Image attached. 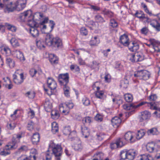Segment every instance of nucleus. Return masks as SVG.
Listing matches in <instances>:
<instances>
[{"label": "nucleus", "mask_w": 160, "mask_h": 160, "mask_svg": "<svg viewBox=\"0 0 160 160\" xmlns=\"http://www.w3.org/2000/svg\"><path fill=\"white\" fill-rule=\"evenodd\" d=\"M43 17V14L40 12H36L34 15H30L29 18L32 19L33 20L35 21H38L39 19Z\"/></svg>", "instance_id": "obj_29"}, {"label": "nucleus", "mask_w": 160, "mask_h": 160, "mask_svg": "<svg viewBox=\"0 0 160 160\" xmlns=\"http://www.w3.org/2000/svg\"><path fill=\"white\" fill-rule=\"evenodd\" d=\"M134 15L136 17L138 18L140 20H142L146 19V22L148 19L147 18H149L147 17V15L145 14L142 11H137L135 13Z\"/></svg>", "instance_id": "obj_23"}, {"label": "nucleus", "mask_w": 160, "mask_h": 160, "mask_svg": "<svg viewBox=\"0 0 160 160\" xmlns=\"http://www.w3.org/2000/svg\"><path fill=\"white\" fill-rule=\"evenodd\" d=\"M77 136V133L76 131H73L71 132L70 134L68 136V139L71 141L75 139Z\"/></svg>", "instance_id": "obj_41"}, {"label": "nucleus", "mask_w": 160, "mask_h": 160, "mask_svg": "<svg viewBox=\"0 0 160 160\" xmlns=\"http://www.w3.org/2000/svg\"><path fill=\"white\" fill-rule=\"evenodd\" d=\"M145 134V133L143 130H138L136 134L135 138L138 140H140L144 136Z\"/></svg>", "instance_id": "obj_37"}, {"label": "nucleus", "mask_w": 160, "mask_h": 160, "mask_svg": "<svg viewBox=\"0 0 160 160\" xmlns=\"http://www.w3.org/2000/svg\"><path fill=\"white\" fill-rule=\"evenodd\" d=\"M127 159L129 160H132L137 155V153L136 150L132 149L127 150Z\"/></svg>", "instance_id": "obj_20"}, {"label": "nucleus", "mask_w": 160, "mask_h": 160, "mask_svg": "<svg viewBox=\"0 0 160 160\" xmlns=\"http://www.w3.org/2000/svg\"><path fill=\"white\" fill-rule=\"evenodd\" d=\"M14 55L17 58L19 59L21 61H24L25 59L23 53L17 50L14 51Z\"/></svg>", "instance_id": "obj_33"}, {"label": "nucleus", "mask_w": 160, "mask_h": 160, "mask_svg": "<svg viewBox=\"0 0 160 160\" xmlns=\"http://www.w3.org/2000/svg\"><path fill=\"white\" fill-rule=\"evenodd\" d=\"M128 49L132 52H136L139 48V44L134 41H131L128 46Z\"/></svg>", "instance_id": "obj_14"}, {"label": "nucleus", "mask_w": 160, "mask_h": 160, "mask_svg": "<svg viewBox=\"0 0 160 160\" xmlns=\"http://www.w3.org/2000/svg\"><path fill=\"white\" fill-rule=\"evenodd\" d=\"M35 123L32 121H30L28 122L27 125L28 129L30 131L33 130L34 128Z\"/></svg>", "instance_id": "obj_51"}, {"label": "nucleus", "mask_w": 160, "mask_h": 160, "mask_svg": "<svg viewBox=\"0 0 160 160\" xmlns=\"http://www.w3.org/2000/svg\"><path fill=\"white\" fill-rule=\"evenodd\" d=\"M131 58H130V60L132 62H138V55L137 53L134 54H131Z\"/></svg>", "instance_id": "obj_58"}, {"label": "nucleus", "mask_w": 160, "mask_h": 160, "mask_svg": "<svg viewBox=\"0 0 160 160\" xmlns=\"http://www.w3.org/2000/svg\"><path fill=\"white\" fill-rule=\"evenodd\" d=\"M49 148L45 152L46 160H52L53 153L51 152Z\"/></svg>", "instance_id": "obj_43"}, {"label": "nucleus", "mask_w": 160, "mask_h": 160, "mask_svg": "<svg viewBox=\"0 0 160 160\" xmlns=\"http://www.w3.org/2000/svg\"><path fill=\"white\" fill-rule=\"evenodd\" d=\"M30 32L32 36L34 37H36L38 36L39 31L35 27H31L30 29Z\"/></svg>", "instance_id": "obj_34"}, {"label": "nucleus", "mask_w": 160, "mask_h": 160, "mask_svg": "<svg viewBox=\"0 0 160 160\" xmlns=\"http://www.w3.org/2000/svg\"><path fill=\"white\" fill-rule=\"evenodd\" d=\"M120 42L124 46H127L130 41L128 36L124 34L120 36Z\"/></svg>", "instance_id": "obj_16"}, {"label": "nucleus", "mask_w": 160, "mask_h": 160, "mask_svg": "<svg viewBox=\"0 0 160 160\" xmlns=\"http://www.w3.org/2000/svg\"><path fill=\"white\" fill-rule=\"evenodd\" d=\"M70 69L72 71L75 70L76 72L79 71L80 68L79 66L76 65H72L70 66Z\"/></svg>", "instance_id": "obj_62"}, {"label": "nucleus", "mask_w": 160, "mask_h": 160, "mask_svg": "<svg viewBox=\"0 0 160 160\" xmlns=\"http://www.w3.org/2000/svg\"><path fill=\"white\" fill-rule=\"evenodd\" d=\"M10 42L14 47L16 48L20 46V43L18 40L15 38H12L10 40Z\"/></svg>", "instance_id": "obj_38"}, {"label": "nucleus", "mask_w": 160, "mask_h": 160, "mask_svg": "<svg viewBox=\"0 0 160 160\" xmlns=\"http://www.w3.org/2000/svg\"><path fill=\"white\" fill-rule=\"evenodd\" d=\"M147 22L148 23H150V25L157 32L160 31V24L155 19H151L149 18H147Z\"/></svg>", "instance_id": "obj_12"}, {"label": "nucleus", "mask_w": 160, "mask_h": 160, "mask_svg": "<svg viewBox=\"0 0 160 160\" xmlns=\"http://www.w3.org/2000/svg\"><path fill=\"white\" fill-rule=\"evenodd\" d=\"M125 145V143L122 141V138H119L117 139L114 142L110 143V146L112 149L121 148Z\"/></svg>", "instance_id": "obj_8"}, {"label": "nucleus", "mask_w": 160, "mask_h": 160, "mask_svg": "<svg viewBox=\"0 0 160 160\" xmlns=\"http://www.w3.org/2000/svg\"><path fill=\"white\" fill-rule=\"evenodd\" d=\"M19 111H20L19 109H16V110L13 112V114H11V117L13 119H17L19 117V115H17L18 112Z\"/></svg>", "instance_id": "obj_59"}, {"label": "nucleus", "mask_w": 160, "mask_h": 160, "mask_svg": "<svg viewBox=\"0 0 160 160\" xmlns=\"http://www.w3.org/2000/svg\"><path fill=\"white\" fill-rule=\"evenodd\" d=\"M135 135V134L134 132L128 131L125 134L124 139L126 141L133 143L136 141V138L134 137Z\"/></svg>", "instance_id": "obj_10"}, {"label": "nucleus", "mask_w": 160, "mask_h": 160, "mask_svg": "<svg viewBox=\"0 0 160 160\" xmlns=\"http://www.w3.org/2000/svg\"><path fill=\"white\" fill-rule=\"evenodd\" d=\"M71 132V129L70 126H68L65 127L63 130V132L66 136L70 134Z\"/></svg>", "instance_id": "obj_49"}, {"label": "nucleus", "mask_w": 160, "mask_h": 160, "mask_svg": "<svg viewBox=\"0 0 160 160\" xmlns=\"http://www.w3.org/2000/svg\"><path fill=\"white\" fill-rule=\"evenodd\" d=\"M150 113L147 111H145L141 113V115L139 116V118L142 120H146L149 119L150 117Z\"/></svg>", "instance_id": "obj_28"}, {"label": "nucleus", "mask_w": 160, "mask_h": 160, "mask_svg": "<svg viewBox=\"0 0 160 160\" xmlns=\"http://www.w3.org/2000/svg\"><path fill=\"white\" fill-rule=\"evenodd\" d=\"M6 63L10 68H13L15 65L14 61L12 58L10 57L6 58Z\"/></svg>", "instance_id": "obj_31"}, {"label": "nucleus", "mask_w": 160, "mask_h": 160, "mask_svg": "<svg viewBox=\"0 0 160 160\" xmlns=\"http://www.w3.org/2000/svg\"><path fill=\"white\" fill-rule=\"evenodd\" d=\"M82 102L84 105L85 106H88L90 104V101L89 99L87 98H83Z\"/></svg>", "instance_id": "obj_63"}, {"label": "nucleus", "mask_w": 160, "mask_h": 160, "mask_svg": "<svg viewBox=\"0 0 160 160\" xmlns=\"http://www.w3.org/2000/svg\"><path fill=\"white\" fill-rule=\"evenodd\" d=\"M100 41L98 36L92 37L89 42L91 46H97L100 43Z\"/></svg>", "instance_id": "obj_30"}, {"label": "nucleus", "mask_w": 160, "mask_h": 160, "mask_svg": "<svg viewBox=\"0 0 160 160\" xmlns=\"http://www.w3.org/2000/svg\"><path fill=\"white\" fill-rule=\"evenodd\" d=\"M102 12L105 15H106L108 17L111 18L113 16V13L108 10H103Z\"/></svg>", "instance_id": "obj_56"}, {"label": "nucleus", "mask_w": 160, "mask_h": 160, "mask_svg": "<svg viewBox=\"0 0 160 160\" xmlns=\"http://www.w3.org/2000/svg\"><path fill=\"white\" fill-rule=\"evenodd\" d=\"M63 90L65 95L67 97L69 96L70 95V88L67 85H63Z\"/></svg>", "instance_id": "obj_50"}, {"label": "nucleus", "mask_w": 160, "mask_h": 160, "mask_svg": "<svg viewBox=\"0 0 160 160\" xmlns=\"http://www.w3.org/2000/svg\"><path fill=\"white\" fill-rule=\"evenodd\" d=\"M124 98L125 100L128 102H131L133 100V98L132 94L126 93L124 95Z\"/></svg>", "instance_id": "obj_48"}, {"label": "nucleus", "mask_w": 160, "mask_h": 160, "mask_svg": "<svg viewBox=\"0 0 160 160\" xmlns=\"http://www.w3.org/2000/svg\"><path fill=\"white\" fill-rule=\"evenodd\" d=\"M147 133L148 135H158L159 132L157 128H153L150 129L148 130Z\"/></svg>", "instance_id": "obj_42"}, {"label": "nucleus", "mask_w": 160, "mask_h": 160, "mask_svg": "<svg viewBox=\"0 0 160 160\" xmlns=\"http://www.w3.org/2000/svg\"><path fill=\"white\" fill-rule=\"evenodd\" d=\"M91 121H82V122L84 125V126L81 127V137L86 139V142L87 143L88 140H91L92 137L90 136V131L89 129L87 127L85 126L89 125Z\"/></svg>", "instance_id": "obj_4"}, {"label": "nucleus", "mask_w": 160, "mask_h": 160, "mask_svg": "<svg viewBox=\"0 0 160 160\" xmlns=\"http://www.w3.org/2000/svg\"><path fill=\"white\" fill-rule=\"evenodd\" d=\"M47 82L48 87L51 90H54L56 88L57 83L53 79L48 78Z\"/></svg>", "instance_id": "obj_22"}, {"label": "nucleus", "mask_w": 160, "mask_h": 160, "mask_svg": "<svg viewBox=\"0 0 160 160\" xmlns=\"http://www.w3.org/2000/svg\"><path fill=\"white\" fill-rule=\"evenodd\" d=\"M58 131V123L56 122L52 123V131L53 134H55Z\"/></svg>", "instance_id": "obj_36"}, {"label": "nucleus", "mask_w": 160, "mask_h": 160, "mask_svg": "<svg viewBox=\"0 0 160 160\" xmlns=\"http://www.w3.org/2000/svg\"><path fill=\"white\" fill-rule=\"evenodd\" d=\"M49 149H51L55 156V160H61V157L62 153V149L61 145L56 144L53 142H51L49 145Z\"/></svg>", "instance_id": "obj_2"}, {"label": "nucleus", "mask_w": 160, "mask_h": 160, "mask_svg": "<svg viewBox=\"0 0 160 160\" xmlns=\"http://www.w3.org/2000/svg\"><path fill=\"white\" fill-rule=\"evenodd\" d=\"M95 94L97 98L104 99L106 98L105 91L100 89V87H97V90L95 92Z\"/></svg>", "instance_id": "obj_17"}, {"label": "nucleus", "mask_w": 160, "mask_h": 160, "mask_svg": "<svg viewBox=\"0 0 160 160\" xmlns=\"http://www.w3.org/2000/svg\"><path fill=\"white\" fill-rule=\"evenodd\" d=\"M147 103L146 102H142L138 104L135 105L134 104H124L123 105V108L126 110H130L133 109H136L142 105Z\"/></svg>", "instance_id": "obj_13"}, {"label": "nucleus", "mask_w": 160, "mask_h": 160, "mask_svg": "<svg viewBox=\"0 0 160 160\" xmlns=\"http://www.w3.org/2000/svg\"><path fill=\"white\" fill-rule=\"evenodd\" d=\"M5 26L8 30L12 32H15L16 30V28L13 25H11L9 24L6 23Z\"/></svg>", "instance_id": "obj_54"}, {"label": "nucleus", "mask_w": 160, "mask_h": 160, "mask_svg": "<svg viewBox=\"0 0 160 160\" xmlns=\"http://www.w3.org/2000/svg\"><path fill=\"white\" fill-rule=\"evenodd\" d=\"M112 126L115 128H118L121 123L122 121H111Z\"/></svg>", "instance_id": "obj_53"}, {"label": "nucleus", "mask_w": 160, "mask_h": 160, "mask_svg": "<svg viewBox=\"0 0 160 160\" xmlns=\"http://www.w3.org/2000/svg\"><path fill=\"white\" fill-rule=\"evenodd\" d=\"M28 160H37L39 158L38 151L35 148H32L30 152L29 156H28Z\"/></svg>", "instance_id": "obj_11"}, {"label": "nucleus", "mask_w": 160, "mask_h": 160, "mask_svg": "<svg viewBox=\"0 0 160 160\" xmlns=\"http://www.w3.org/2000/svg\"><path fill=\"white\" fill-rule=\"evenodd\" d=\"M1 52L2 54L6 56H8L11 55V51L8 47H3L1 50Z\"/></svg>", "instance_id": "obj_32"}, {"label": "nucleus", "mask_w": 160, "mask_h": 160, "mask_svg": "<svg viewBox=\"0 0 160 160\" xmlns=\"http://www.w3.org/2000/svg\"><path fill=\"white\" fill-rule=\"evenodd\" d=\"M157 98V97L155 94H152L149 97V99L151 101H155Z\"/></svg>", "instance_id": "obj_64"}, {"label": "nucleus", "mask_w": 160, "mask_h": 160, "mask_svg": "<svg viewBox=\"0 0 160 160\" xmlns=\"http://www.w3.org/2000/svg\"><path fill=\"white\" fill-rule=\"evenodd\" d=\"M138 160H153L152 158L147 154L141 155Z\"/></svg>", "instance_id": "obj_44"}, {"label": "nucleus", "mask_w": 160, "mask_h": 160, "mask_svg": "<svg viewBox=\"0 0 160 160\" xmlns=\"http://www.w3.org/2000/svg\"><path fill=\"white\" fill-rule=\"evenodd\" d=\"M16 125L15 121H9L7 124V127L9 129L13 130L16 127Z\"/></svg>", "instance_id": "obj_35"}, {"label": "nucleus", "mask_w": 160, "mask_h": 160, "mask_svg": "<svg viewBox=\"0 0 160 160\" xmlns=\"http://www.w3.org/2000/svg\"><path fill=\"white\" fill-rule=\"evenodd\" d=\"M104 156V154L102 152L98 151L94 154L92 160H103Z\"/></svg>", "instance_id": "obj_24"}, {"label": "nucleus", "mask_w": 160, "mask_h": 160, "mask_svg": "<svg viewBox=\"0 0 160 160\" xmlns=\"http://www.w3.org/2000/svg\"><path fill=\"white\" fill-rule=\"evenodd\" d=\"M72 148L75 151L77 152H81L83 149V146L81 141H79L74 143L72 146Z\"/></svg>", "instance_id": "obj_19"}, {"label": "nucleus", "mask_w": 160, "mask_h": 160, "mask_svg": "<svg viewBox=\"0 0 160 160\" xmlns=\"http://www.w3.org/2000/svg\"><path fill=\"white\" fill-rule=\"evenodd\" d=\"M150 76V72L146 70L138 71L134 74L135 77L140 79L147 80L149 78Z\"/></svg>", "instance_id": "obj_5"}, {"label": "nucleus", "mask_w": 160, "mask_h": 160, "mask_svg": "<svg viewBox=\"0 0 160 160\" xmlns=\"http://www.w3.org/2000/svg\"><path fill=\"white\" fill-rule=\"evenodd\" d=\"M156 145V143L153 142L148 143L146 146L147 150L150 153L153 152L155 150Z\"/></svg>", "instance_id": "obj_26"}, {"label": "nucleus", "mask_w": 160, "mask_h": 160, "mask_svg": "<svg viewBox=\"0 0 160 160\" xmlns=\"http://www.w3.org/2000/svg\"><path fill=\"white\" fill-rule=\"evenodd\" d=\"M10 3L11 5V6L10 7L9 5H8L7 7V10L8 11L13 12L16 10V7L14 6V3L12 4V2Z\"/></svg>", "instance_id": "obj_60"}, {"label": "nucleus", "mask_w": 160, "mask_h": 160, "mask_svg": "<svg viewBox=\"0 0 160 160\" xmlns=\"http://www.w3.org/2000/svg\"><path fill=\"white\" fill-rule=\"evenodd\" d=\"M24 135L25 132L22 131L13 134L12 136L11 141L8 143L11 146V147L15 149L18 148V144L20 142L21 139Z\"/></svg>", "instance_id": "obj_3"}, {"label": "nucleus", "mask_w": 160, "mask_h": 160, "mask_svg": "<svg viewBox=\"0 0 160 160\" xmlns=\"http://www.w3.org/2000/svg\"><path fill=\"white\" fill-rule=\"evenodd\" d=\"M29 150V147L26 144H22L18 148L16 152L17 153L20 154L22 152H26Z\"/></svg>", "instance_id": "obj_25"}, {"label": "nucleus", "mask_w": 160, "mask_h": 160, "mask_svg": "<svg viewBox=\"0 0 160 160\" xmlns=\"http://www.w3.org/2000/svg\"><path fill=\"white\" fill-rule=\"evenodd\" d=\"M80 33L82 35L86 36L88 34V32L86 28L82 27L81 28Z\"/></svg>", "instance_id": "obj_61"}, {"label": "nucleus", "mask_w": 160, "mask_h": 160, "mask_svg": "<svg viewBox=\"0 0 160 160\" xmlns=\"http://www.w3.org/2000/svg\"><path fill=\"white\" fill-rule=\"evenodd\" d=\"M103 134L101 133H97L96 135V137L92 138L91 140H87V143H98L99 142L103 140Z\"/></svg>", "instance_id": "obj_15"}, {"label": "nucleus", "mask_w": 160, "mask_h": 160, "mask_svg": "<svg viewBox=\"0 0 160 160\" xmlns=\"http://www.w3.org/2000/svg\"><path fill=\"white\" fill-rule=\"evenodd\" d=\"M51 117L53 119H58L59 117V114L58 111H52L51 112Z\"/></svg>", "instance_id": "obj_46"}, {"label": "nucleus", "mask_w": 160, "mask_h": 160, "mask_svg": "<svg viewBox=\"0 0 160 160\" xmlns=\"http://www.w3.org/2000/svg\"><path fill=\"white\" fill-rule=\"evenodd\" d=\"M45 42L46 45L49 46H52L56 50L63 47L62 40L58 37H54L52 34H48L46 35Z\"/></svg>", "instance_id": "obj_1"}, {"label": "nucleus", "mask_w": 160, "mask_h": 160, "mask_svg": "<svg viewBox=\"0 0 160 160\" xmlns=\"http://www.w3.org/2000/svg\"><path fill=\"white\" fill-rule=\"evenodd\" d=\"M24 76L23 73L20 74L16 73L12 76L13 82L16 84L18 85L21 84L23 81Z\"/></svg>", "instance_id": "obj_9"}, {"label": "nucleus", "mask_w": 160, "mask_h": 160, "mask_svg": "<svg viewBox=\"0 0 160 160\" xmlns=\"http://www.w3.org/2000/svg\"><path fill=\"white\" fill-rule=\"evenodd\" d=\"M14 6L16 7V10L17 11H20L22 10L25 7L23 6L21 4H20L16 2L14 3Z\"/></svg>", "instance_id": "obj_57"}, {"label": "nucleus", "mask_w": 160, "mask_h": 160, "mask_svg": "<svg viewBox=\"0 0 160 160\" xmlns=\"http://www.w3.org/2000/svg\"><path fill=\"white\" fill-rule=\"evenodd\" d=\"M31 139V142L33 145H38L40 142V134L38 132H35L33 134Z\"/></svg>", "instance_id": "obj_18"}, {"label": "nucleus", "mask_w": 160, "mask_h": 160, "mask_svg": "<svg viewBox=\"0 0 160 160\" xmlns=\"http://www.w3.org/2000/svg\"><path fill=\"white\" fill-rule=\"evenodd\" d=\"M59 110L61 112L66 115L69 112L68 108L67 106L66 103H64L61 104L59 106Z\"/></svg>", "instance_id": "obj_27"}, {"label": "nucleus", "mask_w": 160, "mask_h": 160, "mask_svg": "<svg viewBox=\"0 0 160 160\" xmlns=\"http://www.w3.org/2000/svg\"><path fill=\"white\" fill-rule=\"evenodd\" d=\"M15 150L8 143L4 147L0 149V155L6 156L11 154V150Z\"/></svg>", "instance_id": "obj_7"}, {"label": "nucleus", "mask_w": 160, "mask_h": 160, "mask_svg": "<svg viewBox=\"0 0 160 160\" xmlns=\"http://www.w3.org/2000/svg\"><path fill=\"white\" fill-rule=\"evenodd\" d=\"M109 25L113 28H115L118 27V24L115 19H112L110 20Z\"/></svg>", "instance_id": "obj_52"}, {"label": "nucleus", "mask_w": 160, "mask_h": 160, "mask_svg": "<svg viewBox=\"0 0 160 160\" xmlns=\"http://www.w3.org/2000/svg\"><path fill=\"white\" fill-rule=\"evenodd\" d=\"M127 149H124L120 152V159L125 160L127 159Z\"/></svg>", "instance_id": "obj_40"}, {"label": "nucleus", "mask_w": 160, "mask_h": 160, "mask_svg": "<svg viewBox=\"0 0 160 160\" xmlns=\"http://www.w3.org/2000/svg\"><path fill=\"white\" fill-rule=\"evenodd\" d=\"M95 20L96 22L99 23H103L105 22V20L101 15L98 14L95 17Z\"/></svg>", "instance_id": "obj_39"}, {"label": "nucleus", "mask_w": 160, "mask_h": 160, "mask_svg": "<svg viewBox=\"0 0 160 160\" xmlns=\"http://www.w3.org/2000/svg\"><path fill=\"white\" fill-rule=\"evenodd\" d=\"M49 61L52 64H56L58 63V59L57 57L53 55V57H50Z\"/></svg>", "instance_id": "obj_55"}, {"label": "nucleus", "mask_w": 160, "mask_h": 160, "mask_svg": "<svg viewBox=\"0 0 160 160\" xmlns=\"http://www.w3.org/2000/svg\"><path fill=\"white\" fill-rule=\"evenodd\" d=\"M27 21L28 22V25L31 27H35L36 26L37 22L36 21L31 19V18H29L28 19Z\"/></svg>", "instance_id": "obj_47"}, {"label": "nucleus", "mask_w": 160, "mask_h": 160, "mask_svg": "<svg viewBox=\"0 0 160 160\" xmlns=\"http://www.w3.org/2000/svg\"><path fill=\"white\" fill-rule=\"evenodd\" d=\"M32 14V12L30 10H27L26 12L21 13L19 16V18L22 21H26L27 18L28 17V19H29L30 15Z\"/></svg>", "instance_id": "obj_21"}, {"label": "nucleus", "mask_w": 160, "mask_h": 160, "mask_svg": "<svg viewBox=\"0 0 160 160\" xmlns=\"http://www.w3.org/2000/svg\"><path fill=\"white\" fill-rule=\"evenodd\" d=\"M69 75L67 73L60 74L58 76L59 82L61 85H65L69 82Z\"/></svg>", "instance_id": "obj_6"}, {"label": "nucleus", "mask_w": 160, "mask_h": 160, "mask_svg": "<svg viewBox=\"0 0 160 160\" xmlns=\"http://www.w3.org/2000/svg\"><path fill=\"white\" fill-rule=\"evenodd\" d=\"M36 45L38 48L40 49H43L45 48L44 42L42 40H40L37 41Z\"/></svg>", "instance_id": "obj_45"}]
</instances>
